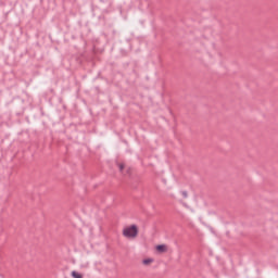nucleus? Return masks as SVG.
<instances>
[{"mask_svg":"<svg viewBox=\"0 0 278 278\" xmlns=\"http://www.w3.org/2000/svg\"><path fill=\"white\" fill-rule=\"evenodd\" d=\"M124 238H137L138 237V226L131 225L123 229Z\"/></svg>","mask_w":278,"mask_h":278,"instance_id":"nucleus-1","label":"nucleus"},{"mask_svg":"<svg viewBox=\"0 0 278 278\" xmlns=\"http://www.w3.org/2000/svg\"><path fill=\"white\" fill-rule=\"evenodd\" d=\"M156 251H159V253H166V251H168V248H166L165 244H160L156 245Z\"/></svg>","mask_w":278,"mask_h":278,"instance_id":"nucleus-2","label":"nucleus"},{"mask_svg":"<svg viewBox=\"0 0 278 278\" xmlns=\"http://www.w3.org/2000/svg\"><path fill=\"white\" fill-rule=\"evenodd\" d=\"M142 264L144 266H149V264H153V258H146V260L142 261Z\"/></svg>","mask_w":278,"mask_h":278,"instance_id":"nucleus-3","label":"nucleus"},{"mask_svg":"<svg viewBox=\"0 0 278 278\" xmlns=\"http://www.w3.org/2000/svg\"><path fill=\"white\" fill-rule=\"evenodd\" d=\"M72 277L73 278H84V276H81V274L77 273V271H72Z\"/></svg>","mask_w":278,"mask_h":278,"instance_id":"nucleus-4","label":"nucleus"},{"mask_svg":"<svg viewBox=\"0 0 278 278\" xmlns=\"http://www.w3.org/2000/svg\"><path fill=\"white\" fill-rule=\"evenodd\" d=\"M180 194H182L185 199H188V191H180Z\"/></svg>","mask_w":278,"mask_h":278,"instance_id":"nucleus-5","label":"nucleus"},{"mask_svg":"<svg viewBox=\"0 0 278 278\" xmlns=\"http://www.w3.org/2000/svg\"><path fill=\"white\" fill-rule=\"evenodd\" d=\"M118 167H119V170L122 172L123 168H125V165L124 164H119Z\"/></svg>","mask_w":278,"mask_h":278,"instance_id":"nucleus-6","label":"nucleus"}]
</instances>
